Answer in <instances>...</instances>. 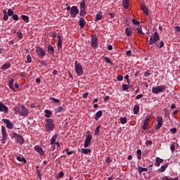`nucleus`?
<instances>
[{
    "label": "nucleus",
    "mask_w": 180,
    "mask_h": 180,
    "mask_svg": "<svg viewBox=\"0 0 180 180\" xmlns=\"http://www.w3.org/2000/svg\"><path fill=\"white\" fill-rule=\"evenodd\" d=\"M13 110L15 115H20V116H22L23 117H27V116H29V109L20 103H18L16 106H14Z\"/></svg>",
    "instance_id": "obj_1"
},
{
    "label": "nucleus",
    "mask_w": 180,
    "mask_h": 180,
    "mask_svg": "<svg viewBox=\"0 0 180 180\" xmlns=\"http://www.w3.org/2000/svg\"><path fill=\"white\" fill-rule=\"evenodd\" d=\"M45 122L46 123L45 125L46 131H53V130H54V122H53V119L46 118Z\"/></svg>",
    "instance_id": "obj_2"
},
{
    "label": "nucleus",
    "mask_w": 180,
    "mask_h": 180,
    "mask_svg": "<svg viewBox=\"0 0 180 180\" xmlns=\"http://www.w3.org/2000/svg\"><path fill=\"white\" fill-rule=\"evenodd\" d=\"M11 139H15V141L18 143V144H23L25 143V139H23V136H22L20 134H18L17 133L13 132L11 134Z\"/></svg>",
    "instance_id": "obj_3"
},
{
    "label": "nucleus",
    "mask_w": 180,
    "mask_h": 180,
    "mask_svg": "<svg viewBox=\"0 0 180 180\" xmlns=\"http://www.w3.org/2000/svg\"><path fill=\"white\" fill-rule=\"evenodd\" d=\"M158 40H160V35L158 34V32H155L150 38V46H153V44H154V43H157Z\"/></svg>",
    "instance_id": "obj_4"
},
{
    "label": "nucleus",
    "mask_w": 180,
    "mask_h": 180,
    "mask_svg": "<svg viewBox=\"0 0 180 180\" xmlns=\"http://www.w3.org/2000/svg\"><path fill=\"white\" fill-rule=\"evenodd\" d=\"M75 68L76 74H77V75L81 76L82 75V74H84V70H82V66L80 65V63H77V60L75 62Z\"/></svg>",
    "instance_id": "obj_5"
},
{
    "label": "nucleus",
    "mask_w": 180,
    "mask_h": 180,
    "mask_svg": "<svg viewBox=\"0 0 180 180\" xmlns=\"http://www.w3.org/2000/svg\"><path fill=\"white\" fill-rule=\"evenodd\" d=\"M38 57L40 58H43L46 56V51L40 46H36V50H35Z\"/></svg>",
    "instance_id": "obj_6"
},
{
    "label": "nucleus",
    "mask_w": 180,
    "mask_h": 180,
    "mask_svg": "<svg viewBox=\"0 0 180 180\" xmlns=\"http://www.w3.org/2000/svg\"><path fill=\"white\" fill-rule=\"evenodd\" d=\"M166 86L164 85L158 86L156 87L152 88L153 94H160V92H164L165 91Z\"/></svg>",
    "instance_id": "obj_7"
},
{
    "label": "nucleus",
    "mask_w": 180,
    "mask_h": 180,
    "mask_svg": "<svg viewBox=\"0 0 180 180\" xmlns=\"http://www.w3.org/2000/svg\"><path fill=\"white\" fill-rule=\"evenodd\" d=\"M78 13H79V10L77 6H73L70 9L71 18H77V15H78Z\"/></svg>",
    "instance_id": "obj_8"
},
{
    "label": "nucleus",
    "mask_w": 180,
    "mask_h": 180,
    "mask_svg": "<svg viewBox=\"0 0 180 180\" xmlns=\"http://www.w3.org/2000/svg\"><path fill=\"white\" fill-rule=\"evenodd\" d=\"M91 141H92V135L91 134L86 135L84 147H85L86 148L87 147H89V146H91Z\"/></svg>",
    "instance_id": "obj_9"
},
{
    "label": "nucleus",
    "mask_w": 180,
    "mask_h": 180,
    "mask_svg": "<svg viewBox=\"0 0 180 180\" xmlns=\"http://www.w3.org/2000/svg\"><path fill=\"white\" fill-rule=\"evenodd\" d=\"M1 134H2L1 141H4L3 144H5V140L8 139V133H6V128H5V127L4 126H1Z\"/></svg>",
    "instance_id": "obj_10"
},
{
    "label": "nucleus",
    "mask_w": 180,
    "mask_h": 180,
    "mask_svg": "<svg viewBox=\"0 0 180 180\" xmlns=\"http://www.w3.org/2000/svg\"><path fill=\"white\" fill-rule=\"evenodd\" d=\"M91 45L93 49L98 47V38L96 37H91Z\"/></svg>",
    "instance_id": "obj_11"
},
{
    "label": "nucleus",
    "mask_w": 180,
    "mask_h": 180,
    "mask_svg": "<svg viewBox=\"0 0 180 180\" xmlns=\"http://www.w3.org/2000/svg\"><path fill=\"white\" fill-rule=\"evenodd\" d=\"M157 122L158 124L155 126L156 130H159V129H161V126H162V117H157Z\"/></svg>",
    "instance_id": "obj_12"
},
{
    "label": "nucleus",
    "mask_w": 180,
    "mask_h": 180,
    "mask_svg": "<svg viewBox=\"0 0 180 180\" xmlns=\"http://www.w3.org/2000/svg\"><path fill=\"white\" fill-rule=\"evenodd\" d=\"M34 150H35L37 153H39V155H44V150L40 146L36 145Z\"/></svg>",
    "instance_id": "obj_13"
},
{
    "label": "nucleus",
    "mask_w": 180,
    "mask_h": 180,
    "mask_svg": "<svg viewBox=\"0 0 180 180\" xmlns=\"http://www.w3.org/2000/svg\"><path fill=\"white\" fill-rule=\"evenodd\" d=\"M0 112H4V113H8V107L2 101H0Z\"/></svg>",
    "instance_id": "obj_14"
},
{
    "label": "nucleus",
    "mask_w": 180,
    "mask_h": 180,
    "mask_svg": "<svg viewBox=\"0 0 180 180\" xmlns=\"http://www.w3.org/2000/svg\"><path fill=\"white\" fill-rule=\"evenodd\" d=\"M3 122H4V123H5V124H6V127L8 129H13V124H12L11 122L9 121V120L3 119Z\"/></svg>",
    "instance_id": "obj_15"
},
{
    "label": "nucleus",
    "mask_w": 180,
    "mask_h": 180,
    "mask_svg": "<svg viewBox=\"0 0 180 180\" xmlns=\"http://www.w3.org/2000/svg\"><path fill=\"white\" fill-rule=\"evenodd\" d=\"M15 82V80L13 79H11L9 81L8 86L13 91V92H16V89L13 86V83Z\"/></svg>",
    "instance_id": "obj_16"
},
{
    "label": "nucleus",
    "mask_w": 180,
    "mask_h": 180,
    "mask_svg": "<svg viewBox=\"0 0 180 180\" xmlns=\"http://www.w3.org/2000/svg\"><path fill=\"white\" fill-rule=\"evenodd\" d=\"M86 23V21H85V18H80L79 20V26H80L81 29H84V26H85Z\"/></svg>",
    "instance_id": "obj_17"
},
{
    "label": "nucleus",
    "mask_w": 180,
    "mask_h": 180,
    "mask_svg": "<svg viewBox=\"0 0 180 180\" xmlns=\"http://www.w3.org/2000/svg\"><path fill=\"white\" fill-rule=\"evenodd\" d=\"M148 122H150V117H146L143 125L142 127L143 130H147V127L148 126Z\"/></svg>",
    "instance_id": "obj_18"
},
{
    "label": "nucleus",
    "mask_w": 180,
    "mask_h": 180,
    "mask_svg": "<svg viewBox=\"0 0 180 180\" xmlns=\"http://www.w3.org/2000/svg\"><path fill=\"white\" fill-rule=\"evenodd\" d=\"M63 47V40L61 39V36L58 35V49H61Z\"/></svg>",
    "instance_id": "obj_19"
},
{
    "label": "nucleus",
    "mask_w": 180,
    "mask_h": 180,
    "mask_svg": "<svg viewBox=\"0 0 180 180\" xmlns=\"http://www.w3.org/2000/svg\"><path fill=\"white\" fill-rule=\"evenodd\" d=\"M162 162H164V160L157 157L155 162V167H160V164H161Z\"/></svg>",
    "instance_id": "obj_20"
},
{
    "label": "nucleus",
    "mask_w": 180,
    "mask_h": 180,
    "mask_svg": "<svg viewBox=\"0 0 180 180\" xmlns=\"http://www.w3.org/2000/svg\"><path fill=\"white\" fill-rule=\"evenodd\" d=\"M8 68H11V63H4L1 67V69L3 70L4 71H6V70H8Z\"/></svg>",
    "instance_id": "obj_21"
},
{
    "label": "nucleus",
    "mask_w": 180,
    "mask_h": 180,
    "mask_svg": "<svg viewBox=\"0 0 180 180\" xmlns=\"http://www.w3.org/2000/svg\"><path fill=\"white\" fill-rule=\"evenodd\" d=\"M129 0H123L122 1V6L124 8V9H128L129 8Z\"/></svg>",
    "instance_id": "obj_22"
},
{
    "label": "nucleus",
    "mask_w": 180,
    "mask_h": 180,
    "mask_svg": "<svg viewBox=\"0 0 180 180\" xmlns=\"http://www.w3.org/2000/svg\"><path fill=\"white\" fill-rule=\"evenodd\" d=\"M138 171L139 174H141L142 172H147V171H148V169L142 167L141 166H139Z\"/></svg>",
    "instance_id": "obj_23"
},
{
    "label": "nucleus",
    "mask_w": 180,
    "mask_h": 180,
    "mask_svg": "<svg viewBox=\"0 0 180 180\" xmlns=\"http://www.w3.org/2000/svg\"><path fill=\"white\" fill-rule=\"evenodd\" d=\"M48 53H49V54L51 55L54 54V47H53V46L51 45L48 46Z\"/></svg>",
    "instance_id": "obj_24"
},
{
    "label": "nucleus",
    "mask_w": 180,
    "mask_h": 180,
    "mask_svg": "<svg viewBox=\"0 0 180 180\" xmlns=\"http://www.w3.org/2000/svg\"><path fill=\"white\" fill-rule=\"evenodd\" d=\"M102 19V12H98L96 15V19L95 21L98 22L99 20H101Z\"/></svg>",
    "instance_id": "obj_25"
},
{
    "label": "nucleus",
    "mask_w": 180,
    "mask_h": 180,
    "mask_svg": "<svg viewBox=\"0 0 180 180\" xmlns=\"http://www.w3.org/2000/svg\"><path fill=\"white\" fill-rule=\"evenodd\" d=\"M140 112V105H135L134 107V115H137Z\"/></svg>",
    "instance_id": "obj_26"
},
{
    "label": "nucleus",
    "mask_w": 180,
    "mask_h": 180,
    "mask_svg": "<svg viewBox=\"0 0 180 180\" xmlns=\"http://www.w3.org/2000/svg\"><path fill=\"white\" fill-rule=\"evenodd\" d=\"M141 10L143 11V13L145 15H148V9H147V7L144 4L141 5Z\"/></svg>",
    "instance_id": "obj_27"
},
{
    "label": "nucleus",
    "mask_w": 180,
    "mask_h": 180,
    "mask_svg": "<svg viewBox=\"0 0 180 180\" xmlns=\"http://www.w3.org/2000/svg\"><path fill=\"white\" fill-rule=\"evenodd\" d=\"M91 153V149H89V148H82V154H89V153Z\"/></svg>",
    "instance_id": "obj_28"
},
{
    "label": "nucleus",
    "mask_w": 180,
    "mask_h": 180,
    "mask_svg": "<svg viewBox=\"0 0 180 180\" xmlns=\"http://www.w3.org/2000/svg\"><path fill=\"white\" fill-rule=\"evenodd\" d=\"M56 140H57V135H54L52 136L51 139V146H54V144H56Z\"/></svg>",
    "instance_id": "obj_29"
},
{
    "label": "nucleus",
    "mask_w": 180,
    "mask_h": 180,
    "mask_svg": "<svg viewBox=\"0 0 180 180\" xmlns=\"http://www.w3.org/2000/svg\"><path fill=\"white\" fill-rule=\"evenodd\" d=\"M102 115H103L102 111L99 110L98 112H97L96 113V117H95L96 120H98L99 117H101Z\"/></svg>",
    "instance_id": "obj_30"
},
{
    "label": "nucleus",
    "mask_w": 180,
    "mask_h": 180,
    "mask_svg": "<svg viewBox=\"0 0 180 180\" xmlns=\"http://www.w3.org/2000/svg\"><path fill=\"white\" fill-rule=\"evenodd\" d=\"M85 15H86V11H85V8H80L79 15L84 18Z\"/></svg>",
    "instance_id": "obj_31"
},
{
    "label": "nucleus",
    "mask_w": 180,
    "mask_h": 180,
    "mask_svg": "<svg viewBox=\"0 0 180 180\" xmlns=\"http://www.w3.org/2000/svg\"><path fill=\"white\" fill-rule=\"evenodd\" d=\"M120 120L122 124H126V123L127 122V118H126V117H121Z\"/></svg>",
    "instance_id": "obj_32"
},
{
    "label": "nucleus",
    "mask_w": 180,
    "mask_h": 180,
    "mask_svg": "<svg viewBox=\"0 0 180 180\" xmlns=\"http://www.w3.org/2000/svg\"><path fill=\"white\" fill-rule=\"evenodd\" d=\"M21 18L26 23H29V16L22 15Z\"/></svg>",
    "instance_id": "obj_33"
},
{
    "label": "nucleus",
    "mask_w": 180,
    "mask_h": 180,
    "mask_svg": "<svg viewBox=\"0 0 180 180\" xmlns=\"http://www.w3.org/2000/svg\"><path fill=\"white\" fill-rule=\"evenodd\" d=\"M45 117H50L51 116V112L49 110H44Z\"/></svg>",
    "instance_id": "obj_34"
},
{
    "label": "nucleus",
    "mask_w": 180,
    "mask_h": 180,
    "mask_svg": "<svg viewBox=\"0 0 180 180\" xmlns=\"http://www.w3.org/2000/svg\"><path fill=\"white\" fill-rule=\"evenodd\" d=\"M86 1V0H82L80 2V9H86V7H85V2Z\"/></svg>",
    "instance_id": "obj_35"
},
{
    "label": "nucleus",
    "mask_w": 180,
    "mask_h": 180,
    "mask_svg": "<svg viewBox=\"0 0 180 180\" xmlns=\"http://www.w3.org/2000/svg\"><path fill=\"white\" fill-rule=\"evenodd\" d=\"M125 34L128 37L131 36V30L130 28H126L125 29Z\"/></svg>",
    "instance_id": "obj_36"
},
{
    "label": "nucleus",
    "mask_w": 180,
    "mask_h": 180,
    "mask_svg": "<svg viewBox=\"0 0 180 180\" xmlns=\"http://www.w3.org/2000/svg\"><path fill=\"white\" fill-rule=\"evenodd\" d=\"M130 88V85L129 84H122V91H127Z\"/></svg>",
    "instance_id": "obj_37"
},
{
    "label": "nucleus",
    "mask_w": 180,
    "mask_h": 180,
    "mask_svg": "<svg viewBox=\"0 0 180 180\" xmlns=\"http://www.w3.org/2000/svg\"><path fill=\"white\" fill-rule=\"evenodd\" d=\"M167 169V165H162L158 171V172H164Z\"/></svg>",
    "instance_id": "obj_38"
},
{
    "label": "nucleus",
    "mask_w": 180,
    "mask_h": 180,
    "mask_svg": "<svg viewBox=\"0 0 180 180\" xmlns=\"http://www.w3.org/2000/svg\"><path fill=\"white\" fill-rule=\"evenodd\" d=\"M137 32L139 33V34H141L142 36H144V32H143V28L141 27H139L137 29Z\"/></svg>",
    "instance_id": "obj_39"
},
{
    "label": "nucleus",
    "mask_w": 180,
    "mask_h": 180,
    "mask_svg": "<svg viewBox=\"0 0 180 180\" xmlns=\"http://www.w3.org/2000/svg\"><path fill=\"white\" fill-rule=\"evenodd\" d=\"M138 160H141V150L139 149L136 151Z\"/></svg>",
    "instance_id": "obj_40"
},
{
    "label": "nucleus",
    "mask_w": 180,
    "mask_h": 180,
    "mask_svg": "<svg viewBox=\"0 0 180 180\" xmlns=\"http://www.w3.org/2000/svg\"><path fill=\"white\" fill-rule=\"evenodd\" d=\"M65 151L66 152V153L68 154V155H72V154H74V153H75L74 150H71L70 151L68 150V148H65Z\"/></svg>",
    "instance_id": "obj_41"
},
{
    "label": "nucleus",
    "mask_w": 180,
    "mask_h": 180,
    "mask_svg": "<svg viewBox=\"0 0 180 180\" xmlns=\"http://www.w3.org/2000/svg\"><path fill=\"white\" fill-rule=\"evenodd\" d=\"M51 101H53V103H60V100L54 98V97H51Z\"/></svg>",
    "instance_id": "obj_42"
},
{
    "label": "nucleus",
    "mask_w": 180,
    "mask_h": 180,
    "mask_svg": "<svg viewBox=\"0 0 180 180\" xmlns=\"http://www.w3.org/2000/svg\"><path fill=\"white\" fill-rule=\"evenodd\" d=\"M100 131H101V126H98L95 131L96 136H98Z\"/></svg>",
    "instance_id": "obj_43"
},
{
    "label": "nucleus",
    "mask_w": 180,
    "mask_h": 180,
    "mask_svg": "<svg viewBox=\"0 0 180 180\" xmlns=\"http://www.w3.org/2000/svg\"><path fill=\"white\" fill-rule=\"evenodd\" d=\"M162 180H179L178 177L174 178V179H169L168 176H165L162 177Z\"/></svg>",
    "instance_id": "obj_44"
},
{
    "label": "nucleus",
    "mask_w": 180,
    "mask_h": 180,
    "mask_svg": "<svg viewBox=\"0 0 180 180\" xmlns=\"http://www.w3.org/2000/svg\"><path fill=\"white\" fill-rule=\"evenodd\" d=\"M13 14H14L13 10L9 8V9L8 10V11H7V15H8V16H12Z\"/></svg>",
    "instance_id": "obj_45"
},
{
    "label": "nucleus",
    "mask_w": 180,
    "mask_h": 180,
    "mask_svg": "<svg viewBox=\"0 0 180 180\" xmlns=\"http://www.w3.org/2000/svg\"><path fill=\"white\" fill-rule=\"evenodd\" d=\"M12 18L13 20H19V17L18 16V14H13Z\"/></svg>",
    "instance_id": "obj_46"
},
{
    "label": "nucleus",
    "mask_w": 180,
    "mask_h": 180,
    "mask_svg": "<svg viewBox=\"0 0 180 180\" xmlns=\"http://www.w3.org/2000/svg\"><path fill=\"white\" fill-rule=\"evenodd\" d=\"M104 60L106 61V63H108V64H112V60H110V59L109 58H108V56H105L104 57Z\"/></svg>",
    "instance_id": "obj_47"
},
{
    "label": "nucleus",
    "mask_w": 180,
    "mask_h": 180,
    "mask_svg": "<svg viewBox=\"0 0 180 180\" xmlns=\"http://www.w3.org/2000/svg\"><path fill=\"white\" fill-rule=\"evenodd\" d=\"M132 23H134V25H140V21H139L136 19H132Z\"/></svg>",
    "instance_id": "obj_48"
},
{
    "label": "nucleus",
    "mask_w": 180,
    "mask_h": 180,
    "mask_svg": "<svg viewBox=\"0 0 180 180\" xmlns=\"http://www.w3.org/2000/svg\"><path fill=\"white\" fill-rule=\"evenodd\" d=\"M17 36H18V39H23V35L22 34V32H17Z\"/></svg>",
    "instance_id": "obj_49"
},
{
    "label": "nucleus",
    "mask_w": 180,
    "mask_h": 180,
    "mask_svg": "<svg viewBox=\"0 0 180 180\" xmlns=\"http://www.w3.org/2000/svg\"><path fill=\"white\" fill-rule=\"evenodd\" d=\"M164 111H165L166 117H168V116H169V111L168 110H167V108H165Z\"/></svg>",
    "instance_id": "obj_50"
},
{
    "label": "nucleus",
    "mask_w": 180,
    "mask_h": 180,
    "mask_svg": "<svg viewBox=\"0 0 180 180\" xmlns=\"http://www.w3.org/2000/svg\"><path fill=\"white\" fill-rule=\"evenodd\" d=\"M8 19H9V15L8 14L4 15L3 20H5V22H6Z\"/></svg>",
    "instance_id": "obj_51"
},
{
    "label": "nucleus",
    "mask_w": 180,
    "mask_h": 180,
    "mask_svg": "<svg viewBox=\"0 0 180 180\" xmlns=\"http://www.w3.org/2000/svg\"><path fill=\"white\" fill-rule=\"evenodd\" d=\"M158 47H159V49H162V47H164V41H161L159 45H158Z\"/></svg>",
    "instance_id": "obj_52"
},
{
    "label": "nucleus",
    "mask_w": 180,
    "mask_h": 180,
    "mask_svg": "<svg viewBox=\"0 0 180 180\" xmlns=\"http://www.w3.org/2000/svg\"><path fill=\"white\" fill-rule=\"evenodd\" d=\"M170 150L172 153H174V151L175 150V144L172 143L171 146H170Z\"/></svg>",
    "instance_id": "obj_53"
},
{
    "label": "nucleus",
    "mask_w": 180,
    "mask_h": 180,
    "mask_svg": "<svg viewBox=\"0 0 180 180\" xmlns=\"http://www.w3.org/2000/svg\"><path fill=\"white\" fill-rule=\"evenodd\" d=\"M27 63H32V56L30 55L27 56Z\"/></svg>",
    "instance_id": "obj_54"
},
{
    "label": "nucleus",
    "mask_w": 180,
    "mask_h": 180,
    "mask_svg": "<svg viewBox=\"0 0 180 180\" xmlns=\"http://www.w3.org/2000/svg\"><path fill=\"white\" fill-rule=\"evenodd\" d=\"M170 131L172 133V134H175L176 133V128L170 129Z\"/></svg>",
    "instance_id": "obj_55"
},
{
    "label": "nucleus",
    "mask_w": 180,
    "mask_h": 180,
    "mask_svg": "<svg viewBox=\"0 0 180 180\" xmlns=\"http://www.w3.org/2000/svg\"><path fill=\"white\" fill-rule=\"evenodd\" d=\"M61 112H63V108L61 106L58 107L57 112L58 113H61Z\"/></svg>",
    "instance_id": "obj_56"
},
{
    "label": "nucleus",
    "mask_w": 180,
    "mask_h": 180,
    "mask_svg": "<svg viewBox=\"0 0 180 180\" xmlns=\"http://www.w3.org/2000/svg\"><path fill=\"white\" fill-rule=\"evenodd\" d=\"M153 144V141H147L146 142V146H151Z\"/></svg>",
    "instance_id": "obj_57"
},
{
    "label": "nucleus",
    "mask_w": 180,
    "mask_h": 180,
    "mask_svg": "<svg viewBox=\"0 0 180 180\" xmlns=\"http://www.w3.org/2000/svg\"><path fill=\"white\" fill-rule=\"evenodd\" d=\"M105 162L107 164H110V162H112V159H110V158H107L105 160Z\"/></svg>",
    "instance_id": "obj_58"
},
{
    "label": "nucleus",
    "mask_w": 180,
    "mask_h": 180,
    "mask_svg": "<svg viewBox=\"0 0 180 180\" xmlns=\"http://www.w3.org/2000/svg\"><path fill=\"white\" fill-rule=\"evenodd\" d=\"M143 94H139L136 96V99L139 100V99H141V98H143Z\"/></svg>",
    "instance_id": "obj_59"
},
{
    "label": "nucleus",
    "mask_w": 180,
    "mask_h": 180,
    "mask_svg": "<svg viewBox=\"0 0 180 180\" xmlns=\"http://www.w3.org/2000/svg\"><path fill=\"white\" fill-rule=\"evenodd\" d=\"M117 79L119 80V81H123V76L122 75H118L117 77Z\"/></svg>",
    "instance_id": "obj_60"
},
{
    "label": "nucleus",
    "mask_w": 180,
    "mask_h": 180,
    "mask_svg": "<svg viewBox=\"0 0 180 180\" xmlns=\"http://www.w3.org/2000/svg\"><path fill=\"white\" fill-rule=\"evenodd\" d=\"M37 176L39 178L40 180H41V172L40 171H37Z\"/></svg>",
    "instance_id": "obj_61"
},
{
    "label": "nucleus",
    "mask_w": 180,
    "mask_h": 180,
    "mask_svg": "<svg viewBox=\"0 0 180 180\" xmlns=\"http://www.w3.org/2000/svg\"><path fill=\"white\" fill-rule=\"evenodd\" d=\"M63 176H64V172H60L59 173V178H63Z\"/></svg>",
    "instance_id": "obj_62"
},
{
    "label": "nucleus",
    "mask_w": 180,
    "mask_h": 180,
    "mask_svg": "<svg viewBox=\"0 0 180 180\" xmlns=\"http://www.w3.org/2000/svg\"><path fill=\"white\" fill-rule=\"evenodd\" d=\"M108 15H110V18L112 19H113V18L115 17V13H109Z\"/></svg>",
    "instance_id": "obj_63"
},
{
    "label": "nucleus",
    "mask_w": 180,
    "mask_h": 180,
    "mask_svg": "<svg viewBox=\"0 0 180 180\" xmlns=\"http://www.w3.org/2000/svg\"><path fill=\"white\" fill-rule=\"evenodd\" d=\"M127 56H131V51L129 50L126 52Z\"/></svg>",
    "instance_id": "obj_64"
}]
</instances>
